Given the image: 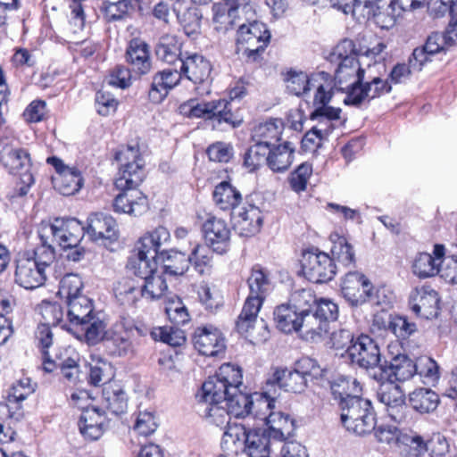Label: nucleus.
Masks as SVG:
<instances>
[{"instance_id":"nucleus-15","label":"nucleus","mask_w":457,"mask_h":457,"mask_svg":"<svg viewBox=\"0 0 457 457\" xmlns=\"http://www.w3.org/2000/svg\"><path fill=\"white\" fill-rule=\"evenodd\" d=\"M256 21L254 3L251 0H236L230 4L227 12H217L213 16V22L217 30L227 31L240 23H249Z\"/></svg>"},{"instance_id":"nucleus-3","label":"nucleus","mask_w":457,"mask_h":457,"mask_svg":"<svg viewBox=\"0 0 457 457\" xmlns=\"http://www.w3.org/2000/svg\"><path fill=\"white\" fill-rule=\"evenodd\" d=\"M40 245L20 252L15 260L14 281L25 289H35L45 284L46 270L55 260V250L48 235L39 234Z\"/></svg>"},{"instance_id":"nucleus-56","label":"nucleus","mask_w":457,"mask_h":457,"mask_svg":"<svg viewBox=\"0 0 457 457\" xmlns=\"http://www.w3.org/2000/svg\"><path fill=\"white\" fill-rule=\"evenodd\" d=\"M117 300L122 305L134 306L141 296V287H137L131 278H123L114 287Z\"/></svg>"},{"instance_id":"nucleus-34","label":"nucleus","mask_w":457,"mask_h":457,"mask_svg":"<svg viewBox=\"0 0 457 457\" xmlns=\"http://www.w3.org/2000/svg\"><path fill=\"white\" fill-rule=\"evenodd\" d=\"M135 334L145 336V332L137 327H130L123 332H115L110 338L105 340V347L110 354L114 356H125L132 353L134 345L131 337H135Z\"/></svg>"},{"instance_id":"nucleus-7","label":"nucleus","mask_w":457,"mask_h":457,"mask_svg":"<svg viewBox=\"0 0 457 457\" xmlns=\"http://www.w3.org/2000/svg\"><path fill=\"white\" fill-rule=\"evenodd\" d=\"M340 410L341 422L348 431L362 436L375 429L376 418L370 400L346 398L341 403Z\"/></svg>"},{"instance_id":"nucleus-54","label":"nucleus","mask_w":457,"mask_h":457,"mask_svg":"<svg viewBox=\"0 0 457 457\" xmlns=\"http://www.w3.org/2000/svg\"><path fill=\"white\" fill-rule=\"evenodd\" d=\"M287 303L304 316L313 311L317 298L311 289H297L291 293Z\"/></svg>"},{"instance_id":"nucleus-16","label":"nucleus","mask_w":457,"mask_h":457,"mask_svg":"<svg viewBox=\"0 0 457 457\" xmlns=\"http://www.w3.org/2000/svg\"><path fill=\"white\" fill-rule=\"evenodd\" d=\"M392 86L388 79H382L379 77L366 76L361 84L352 87L347 92L344 103L346 105L359 107L365 101L370 102L372 99L391 92Z\"/></svg>"},{"instance_id":"nucleus-40","label":"nucleus","mask_w":457,"mask_h":457,"mask_svg":"<svg viewBox=\"0 0 457 457\" xmlns=\"http://www.w3.org/2000/svg\"><path fill=\"white\" fill-rule=\"evenodd\" d=\"M342 110L333 106L316 107L310 117L316 124L312 127L318 133L328 137L335 129V121L340 119Z\"/></svg>"},{"instance_id":"nucleus-32","label":"nucleus","mask_w":457,"mask_h":457,"mask_svg":"<svg viewBox=\"0 0 457 457\" xmlns=\"http://www.w3.org/2000/svg\"><path fill=\"white\" fill-rule=\"evenodd\" d=\"M181 76L180 70L179 71L167 69L157 72L153 77L149 89L150 100L155 104L162 102L167 96L169 91L179 84Z\"/></svg>"},{"instance_id":"nucleus-17","label":"nucleus","mask_w":457,"mask_h":457,"mask_svg":"<svg viewBox=\"0 0 457 457\" xmlns=\"http://www.w3.org/2000/svg\"><path fill=\"white\" fill-rule=\"evenodd\" d=\"M205 244L212 252L223 254L230 245V228L227 222L216 216L209 215L202 225Z\"/></svg>"},{"instance_id":"nucleus-55","label":"nucleus","mask_w":457,"mask_h":457,"mask_svg":"<svg viewBox=\"0 0 457 457\" xmlns=\"http://www.w3.org/2000/svg\"><path fill=\"white\" fill-rule=\"evenodd\" d=\"M415 375H418L425 385L434 386L439 379V366L431 357L420 356L415 362Z\"/></svg>"},{"instance_id":"nucleus-42","label":"nucleus","mask_w":457,"mask_h":457,"mask_svg":"<svg viewBox=\"0 0 457 457\" xmlns=\"http://www.w3.org/2000/svg\"><path fill=\"white\" fill-rule=\"evenodd\" d=\"M67 317L70 323L73 326H79L81 323H85L87 319L96 313L91 299L86 295L71 298V300L67 302Z\"/></svg>"},{"instance_id":"nucleus-62","label":"nucleus","mask_w":457,"mask_h":457,"mask_svg":"<svg viewBox=\"0 0 457 457\" xmlns=\"http://www.w3.org/2000/svg\"><path fill=\"white\" fill-rule=\"evenodd\" d=\"M82 278L73 273L66 274L60 281L58 295L66 299L67 302L73 297L83 296Z\"/></svg>"},{"instance_id":"nucleus-46","label":"nucleus","mask_w":457,"mask_h":457,"mask_svg":"<svg viewBox=\"0 0 457 457\" xmlns=\"http://www.w3.org/2000/svg\"><path fill=\"white\" fill-rule=\"evenodd\" d=\"M79 326L82 328L83 337L87 345H96L105 339L107 324L102 313L96 312Z\"/></svg>"},{"instance_id":"nucleus-14","label":"nucleus","mask_w":457,"mask_h":457,"mask_svg":"<svg viewBox=\"0 0 457 457\" xmlns=\"http://www.w3.org/2000/svg\"><path fill=\"white\" fill-rule=\"evenodd\" d=\"M348 355L352 362L360 368L378 373L380 363V349L378 343L367 335H361L348 347Z\"/></svg>"},{"instance_id":"nucleus-49","label":"nucleus","mask_w":457,"mask_h":457,"mask_svg":"<svg viewBox=\"0 0 457 457\" xmlns=\"http://www.w3.org/2000/svg\"><path fill=\"white\" fill-rule=\"evenodd\" d=\"M328 330L329 326L312 312L303 316L299 333L304 340L316 342L320 340Z\"/></svg>"},{"instance_id":"nucleus-10","label":"nucleus","mask_w":457,"mask_h":457,"mask_svg":"<svg viewBox=\"0 0 457 457\" xmlns=\"http://www.w3.org/2000/svg\"><path fill=\"white\" fill-rule=\"evenodd\" d=\"M457 45V24L450 23L445 34L433 33L428 37L424 46L416 47L409 58L412 70L421 71L424 64L431 61V56L445 52L447 46Z\"/></svg>"},{"instance_id":"nucleus-57","label":"nucleus","mask_w":457,"mask_h":457,"mask_svg":"<svg viewBox=\"0 0 457 457\" xmlns=\"http://www.w3.org/2000/svg\"><path fill=\"white\" fill-rule=\"evenodd\" d=\"M412 272L420 278L433 277L440 273L439 262L432 254L420 253L414 259Z\"/></svg>"},{"instance_id":"nucleus-37","label":"nucleus","mask_w":457,"mask_h":457,"mask_svg":"<svg viewBox=\"0 0 457 457\" xmlns=\"http://www.w3.org/2000/svg\"><path fill=\"white\" fill-rule=\"evenodd\" d=\"M303 315L287 303L280 304L274 311L277 328L286 334L299 333L303 325Z\"/></svg>"},{"instance_id":"nucleus-5","label":"nucleus","mask_w":457,"mask_h":457,"mask_svg":"<svg viewBox=\"0 0 457 457\" xmlns=\"http://www.w3.org/2000/svg\"><path fill=\"white\" fill-rule=\"evenodd\" d=\"M222 390H226L225 384L210 377L196 395L197 412L218 427L229 424L230 413L224 403L225 395L221 393Z\"/></svg>"},{"instance_id":"nucleus-18","label":"nucleus","mask_w":457,"mask_h":457,"mask_svg":"<svg viewBox=\"0 0 457 457\" xmlns=\"http://www.w3.org/2000/svg\"><path fill=\"white\" fill-rule=\"evenodd\" d=\"M47 163L52 165L58 174L54 181L62 195H71L79 192L84 179L81 172L76 167L65 165L62 160L55 156L48 157Z\"/></svg>"},{"instance_id":"nucleus-30","label":"nucleus","mask_w":457,"mask_h":457,"mask_svg":"<svg viewBox=\"0 0 457 457\" xmlns=\"http://www.w3.org/2000/svg\"><path fill=\"white\" fill-rule=\"evenodd\" d=\"M105 411L95 405L87 407L79 421L80 433L89 440H97L104 433Z\"/></svg>"},{"instance_id":"nucleus-4","label":"nucleus","mask_w":457,"mask_h":457,"mask_svg":"<svg viewBox=\"0 0 457 457\" xmlns=\"http://www.w3.org/2000/svg\"><path fill=\"white\" fill-rule=\"evenodd\" d=\"M320 373V367L309 358L303 359L295 364L294 370L276 369L266 380L264 395L273 402L279 396V390L301 394L305 391L310 379L317 378Z\"/></svg>"},{"instance_id":"nucleus-31","label":"nucleus","mask_w":457,"mask_h":457,"mask_svg":"<svg viewBox=\"0 0 457 457\" xmlns=\"http://www.w3.org/2000/svg\"><path fill=\"white\" fill-rule=\"evenodd\" d=\"M127 62L139 75L147 74L152 69L150 47L144 40L133 38L126 50Z\"/></svg>"},{"instance_id":"nucleus-61","label":"nucleus","mask_w":457,"mask_h":457,"mask_svg":"<svg viewBox=\"0 0 457 457\" xmlns=\"http://www.w3.org/2000/svg\"><path fill=\"white\" fill-rule=\"evenodd\" d=\"M113 377L112 366L110 362L98 359L90 366L88 382L95 386H106Z\"/></svg>"},{"instance_id":"nucleus-51","label":"nucleus","mask_w":457,"mask_h":457,"mask_svg":"<svg viewBox=\"0 0 457 457\" xmlns=\"http://www.w3.org/2000/svg\"><path fill=\"white\" fill-rule=\"evenodd\" d=\"M34 392V387L23 388L21 385H13L8 395L9 418L21 421L24 418V411L21 403L28 398Z\"/></svg>"},{"instance_id":"nucleus-48","label":"nucleus","mask_w":457,"mask_h":457,"mask_svg":"<svg viewBox=\"0 0 457 457\" xmlns=\"http://www.w3.org/2000/svg\"><path fill=\"white\" fill-rule=\"evenodd\" d=\"M247 428L241 424H228L223 433L220 446L228 454H237L242 451Z\"/></svg>"},{"instance_id":"nucleus-41","label":"nucleus","mask_w":457,"mask_h":457,"mask_svg":"<svg viewBox=\"0 0 457 457\" xmlns=\"http://www.w3.org/2000/svg\"><path fill=\"white\" fill-rule=\"evenodd\" d=\"M156 57L168 64L180 63L185 55L181 53V43L176 36L166 34L162 36L155 46Z\"/></svg>"},{"instance_id":"nucleus-47","label":"nucleus","mask_w":457,"mask_h":457,"mask_svg":"<svg viewBox=\"0 0 457 457\" xmlns=\"http://www.w3.org/2000/svg\"><path fill=\"white\" fill-rule=\"evenodd\" d=\"M282 129L283 121L281 119H270L254 128L253 138L256 142L272 146L275 142L280 139Z\"/></svg>"},{"instance_id":"nucleus-27","label":"nucleus","mask_w":457,"mask_h":457,"mask_svg":"<svg viewBox=\"0 0 457 457\" xmlns=\"http://www.w3.org/2000/svg\"><path fill=\"white\" fill-rule=\"evenodd\" d=\"M113 200V210L118 213L139 216L147 211V198L135 188L121 190Z\"/></svg>"},{"instance_id":"nucleus-2","label":"nucleus","mask_w":457,"mask_h":457,"mask_svg":"<svg viewBox=\"0 0 457 457\" xmlns=\"http://www.w3.org/2000/svg\"><path fill=\"white\" fill-rule=\"evenodd\" d=\"M213 378H218L223 382L226 390L221 393L225 395L224 403L230 414L237 418L245 417L255 411L256 417H261L263 409H274L273 402L264 395V390L262 393H253V395L244 394L238 387L242 385V372L238 367L230 363L222 364L216 372Z\"/></svg>"},{"instance_id":"nucleus-23","label":"nucleus","mask_w":457,"mask_h":457,"mask_svg":"<svg viewBox=\"0 0 457 457\" xmlns=\"http://www.w3.org/2000/svg\"><path fill=\"white\" fill-rule=\"evenodd\" d=\"M0 162L10 174L21 176L22 173L30 172L31 162L28 151L7 143H0Z\"/></svg>"},{"instance_id":"nucleus-52","label":"nucleus","mask_w":457,"mask_h":457,"mask_svg":"<svg viewBox=\"0 0 457 457\" xmlns=\"http://www.w3.org/2000/svg\"><path fill=\"white\" fill-rule=\"evenodd\" d=\"M438 395L430 389L420 388L410 395L411 407L420 413H428L436 409Z\"/></svg>"},{"instance_id":"nucleus-53","label":"nucleus","mask_w":457,"mask_h":457,"mask_svg":"<svg viewBox=\"0 0 457 457\" xmlns=\"http://www.w3.org/2000/svg\"><path fill=\"white\" fill-rule=\"evenodd\" d=\"M285 82L287 90L295 96H300L307 94L312 88V75L307 73L290 70L287 72Z\"/></svg>"},{"instance_id":"nucleus-63","label":"nucleus","mask_w":457,"mask_h":457,"mask_svg":"<svg viewBox=\"0 0 457 457\" xmlns=\"http://www.w3.org/2000/svg\"><path fill=\"white\" fill-rule=\"evenodd\" d=\"M270 145L256 142L245 154L244 164L251 170H254L262 163H267V158L270 150Z\"/></svg>"},{"instance_id":"nucleus-19","label":"nucleus","mask_w":457,"mask_h":457,"mask_svg":"<svg viewBox=\"0 0 457 457\" xmlns=\"http://www.w3.org/2000/svg\"><path fill=\"white\" fill-rule=\"evenodd\" d=\"M409 306L419 317L428 320L436 318L439 313L438 294L429 287L416 288L410 295Z\"/></svg>"},{"instance_id":"nucleus-9","label":"nucleus","mask_w":457,"mask_h":457,"mask_svg":"<svg viewBox=\"0 0 457 457\" xmlns=\"http://www.w3.org/2000/svg\"><path fill=\"white\" fill-rule=\"evenodd\" d=\"M120 164L115 179V187L120 190L137 187L145 178L144 161L137 145H127L115 154Z\"/></svg>"},{"instance_id":"nucleus-50","label":"nucleus","mask_w":457,"mask_h":457,"mask_svg":"<svg viewBox=\"0 0 457 457\" xmlns=\"http://www.w3.org/2000/svg\"><path fill=\"white\" fill-rule=\"evenodd\" d=\"M202 12L197 7H188L183 12L177 11V18L184 33L193 39L200 34Z\"/></svg>"},{"instance_id":"nucleus-36","label":"nucleus","mask_w":457,"mask_h":457,"mask_svg":"<svg viewBox=\"0 0 457 457\" xmlns=\"http://www.w3.org/2000/svg\"><path fill=\"white\" fill-rule=\"evenodd\" d=\"M295 153V147L289 141H286L278 145H274L269 152L267 165L273 172H284L292 165Z\"/></svg>"},{"instance_id":"nucleus-44","label":"nucleus","mask_w":457,"mask_h":457,"mask_svg":"<svg viewBox=\"0 0 457 457\" xmlns=\"http://www.w3.org/2000/svg\"><path fill=\"white\" fill-rule=\"evenodd\" d=\"M312 88H316L313 104L316 107L329 106L333 96V81L331 76L325 71L312 74Z\"/></svg>"},{"instance_id":"nucleus-25","label":"nucleus","mask_w":457,"mask_h":457,"mask_svg":"<svg viewBox=\"0 0 457 457\" xmlns=\"http://www.w3.org/2000/svg\"><path fill=\"white\" fill-rule=\"evenodd\" d=\"M85 230L89 239L94 242L112 241L117 238L115 220L102 212L92 213L88 216Z\"/></svg>"},{"instance_id":"nucleus-58","label":"nucleus","mask_w":457,"mask_h":457,"mask_svg":"<svg viewBox=\"0 0 457 457\" xmlns=\"http://www.w3.org/2000/svg\"><path fill=\"white\" fill-rule=\"evenodd\" d=\"M144 280L141 287V296L150 300L162 297L168 290V286L162 276L154 273Z\"/></svg>"},{"instance_id":"nucleus-21","label":"nucleus","mask_w":457,"mask_h":457,"mask_svg":"<svg viewBox=\"0 0 457 457\" xmlns=\"http://www.w3.org/2000/svg\"><path fill=\"white\" fill-rule=\"evenodd\" d=\"M195 348L203 355L218 356L226 348L220 331L213 326L197 328L193 336Z\"/></svg>"},{"instance_id":"nucleus-26","label":"nucleus","mask_w":457,"mask_h":457,"mask_svg":"<svg viewBox=\"0 0 457 457\" xmlns=\"http://www.w3.org/2000/svg\"><path fill=\"white\" fill-rule=\"evenodd\" d=\"M370 283V279L363 273L349 271L341 281L342 295L352 306H361L365 303L363 295Z\"/></svg>"},{"instance_id":"nucleus-6","label":"nucleus","mask_w":457,"mask_h":457,"mask_svg":"<svg viewBox=\"0 0 457 457\" xmlns=\"http://www.w3.org/2000/svg\"><path fill=\"white\" fill-rule=\"evenodd\" d=\"M170 239V232L164 227H158L152 232L143 236L137 243V255L130 262L133 273L145 279L156 273L158 250L162 244Z\"/></svg>"},{"instance_id":"nucleus-12","label":"nucleus","mask_w":457,"mask_h":457,"mask_svg":"<svg viewBox=\"0 0 457 457\" xmlns=\"http://www.w3.org/2000/svg\"><path fill=\"white\" fill-rule=\"evenodd\" d=\"M403 4V0H400ZM382 0H352V13L360 15L364 19L375 18L382 28H390L395 22V18L400 15L401 10L405 7L399 5V0H391L385 11Z\"/></svg>"},{"instance_id":"nucleus-20","label":"nucleus","mask_w":457,"mask_h":457,"mask_svg":"<svg viewBox=\"0 0 457 457\" xmlns=\"http://www.w3.org/2000/svg\"><path fill=\"white\" fill-rule=\"evenodd\" d=\"M233 228L241 237L257 234L262 226L263 214L259 207L247 204L232 212Z\"/></svg>"},{"instance_id":"nucleus-38","label":"nucleus","mask_w":457,"mask_h":457,"mask_svg":"<svg viewBox=\"0 0 457 457\" xmlns=\"http://www.w3.org/2000/svg\"><path fill=\"white\" fill-rule=\"evenodd\" d=\"M126 393L117 384H108L103 388L102 407L105 411L120 415L127 410Z\"/></svg>"},{"instance_id":"nucleus-43","label":"nucleus","mask_w":457,"mask_h":457,"mask_svg":"<svg viewBox=\"0 0 457 457\" xmlns=\"http://www.w3.org/2000/svg\"><path fill=\"white\" fill-rule=\"evenodd\" d=\"M212 196L216 205L223 211H236L242 200L241 193L227 181L215 187Z\"/></svg>"},{"instance_id":"nucleus-24","label":"nucleus","mask_w":457,"mask_h":457,"mask_svg":"<svg viewBox=\"0 0 457 457\" xmlns=\"http://www.w3.org/2000/svg\"><path fill=\"white\" fill-rule=\"evenodd\" d=\"M179 69L188 80L202 84L210 80L212 66L204 55L187 53L180 60Z\"/></svg>"},{"instance_id":"nucleus-8","label":"nucleus","mask_w":457,"mask_h":457,"mask_svg":"<svg viewBox=\"0 0 457 457\" xmlns=\"http://www.w3.org/2000/svg\"><path fill=\"white\" fill-rule=\"evenodd\" d=\"M270 37V32L263 22L253 21L240 23L237 30V51L256 61L268 46Z\"/></svg>"},{"instance_id":"nucleus-22","label":"nucleus","mask_w":457,"mask_h":457,"mask_svg":"<svg viewBox=\"0 0 457 457\" xmlns=\"http://www.w3.org/2000/svg\"><path fill=\"white\" fill-rule=\"evenodd\" d=\"M405 354H398L392 358L389 365L378 368V373L371 374L375 380L405 381L415 375V365Z\"/></svg>"},{"instance_id":"nucleus-28","label":"nucleus","mask_w":457,"mask_h":457,"mask_svg":"<svg viewBox=\"0 0 457 457\" xmlns=\"http://www.w3.org/2000/svg\"><path fill=\"white\" fill-rule=\"evenodd\" d=\"M366 79V71L361 67L357 59H346L338 63L336 70L335 80L340 90L346 93L362 83Z\"/></svg>"},{"instance_id":"nucleus-29","label":"nucleus","mask_w":457,"mask_h":457,"mask_svg":"<svg viewBox=\"0 0 457 457\" xmlns=\"http://www.w3.org/2000/svg\"><path fill=\"white\" fill-rule=\"evenodd\" d=\"M269 411L268 415H266V411L262 413L260 419L266 421L269 427L266 431L269 432L270 437L278 441H286L291 438L295 430V420L281 411H274L273 409Z\"/></svg>"},{"instance_id":"nucleus-33","label":"nucleus","mask_w":457,"mask_h":457,"mask_svg":"<svg viewBox=\"0 0 457 457\" xmlns=\"http://www.w3.org/2000/svg\"><path fill=\"white\" fill-rule=\"evenodd\" d=\"M271 440L264 428L247 429L242 452L248 457H270Z\"/></svg>"},{"instance_id":"nucleus-39","label":"nucleus","mask_w":457,"mask_h":457,"mask_svg":"<svg viewBox=\"0 0 457 457\" xmlns=\"http://www.w3.org/2000/svg\"><path fill=\"white\" fill-rule=\"evenodd\" d=\"M159 263L162 264L164 271L174 276L183 275L191 264V259L185 253L170 250H158Z\"/></svg>"},{"instance_id":"nucleus-35","label":"nucleus","mask_w":457,"mask_h":457,"mask_svg":"<svg viewBox=\"0 0 457 457\" xmlns=\"http://www.w3.org/2000/svg\"><path fill=\"white\" fill-rule=\"evenodd\" d=\"M243 116L237 107H234L231 101L226 99L215 100L212 128L218 129L221 124H226L230 128H237L243 122Z\"/></svg>"},{"instance_id":"nucleus-59","label":"nucleus","mask_w":457,"mask_h":457,"mask_svg":"<svg viewBox=\"0 0 457 457\" xmlns=\"http://www.w3.org/2000/svg\"><path fill=\"white\" fill-rule=\"evenodd\" d=\"M398 447L402 457H421L428 451L427 443L420 436H403Z\"/></svg>"},{"instance_id":"nucleus-64","label":"nucleus","mask_w":457,"mask_h":457,"mask_svg":"<svg viewBox=\"0 0 457 457\" xmlns=\"http://www.w3.org/2000/svg\"><path fill=\"white\" fill-rule=\"evenodd\" d=\"M429 457H457L455 449H451L446 438L440 435H434L427 443Z\"/></svg>"},{"instance_id":"nucleus-1","label":"nucleus","mask_w":457,"mask_h":457,"mask_svg":"<svg viewBox=\"0 0 457 457\" xmlns=\"http://www.w3.org/2000/svg\"><path fill=\"white\" fill-rule=\"evenodd\" d=\"M247 285L249 295L236 321V328L239 334L251 341L265 340L267 325L263 320L257 321V315L271 289L268 271L259 265L253 266L247 278Z\"/></svg>"},{"instance_id":"nucleus-11","label":"nucleus","mask_w":457,"mask_h":457,"mask_svg":"<svg viewBox=\"0 0 457 457\" xmlns=\"http://www.w3.org/2000/svg\"><path fill=\"white\" fill-rule=\"evenodd\" d=\"M301 266L304 277L316 284L330 281L337 272L334 260L328 253L314 248L303 253Z\"/></svg>"},{"instance_id":"nucleus-45","label":"nucleus","mask_w":457,"mask_h":457,"mask_svg":"<svg viewBox=\"0 0 457 457\" xmlns=\"http://www.w3.org/2000/svg\"><path fill=\"white\" fill-rule=\"evenodd\" d=\"M330 390L341 408V403L346 398L360 397L361 387L356 378L338 376L330 382Z\"/></svg>"},{"instance_id":"nucleus-60","label":"nucleus","mask_w":457,"mask_h":457,"mask_svg":"<svg viewBox=\"0 0 457 457\" xmlns=\"http://www.w3.org/2000/svg\"><path fill=\"white\" fill-rule=\"evenodd\" d=\"M377 381L380 383L377 392L378 399L385 407L400 403L405 398L400 386L394 381L386 379Z\"/></svg>"},{"instance_id":"nucleus-13","label":"nucleus","mask_w":457,"mask_h":457,"mask_svg":"<svg viewBox=\"0 0 457 457\" xmlns=\"http://www.w3.org/2000/svg\"><path fill=\"white\" fill-rule=\"evenodd\" d=\"M39 234L48 235L49 243H57L63 249L78 246L86 234L85 227L75 218L55 219L41 229Z\"/></svg>"}]
</instances>
